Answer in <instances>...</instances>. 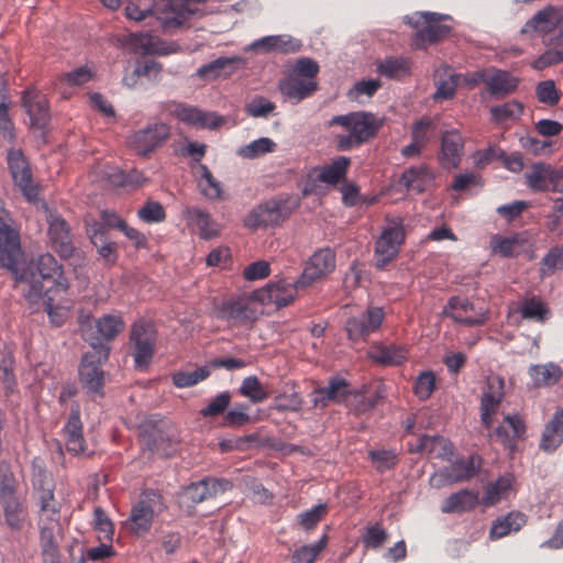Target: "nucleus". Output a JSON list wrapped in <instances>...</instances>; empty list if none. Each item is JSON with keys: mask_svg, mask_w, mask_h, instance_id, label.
Instances as JSON below:
<instances>
[{"mask_svg": "<svg viewBox=\"0 0 563 563\" xmlns=\"http://www.w3.org/2000/svg\"><path fill=\"white\" fill-rule=\"evenodd\" d=\"M367 357L384 366H397L407 360L408 351L405 345L375 342L369 346Z\"/></svg>", "mask_w": 563, "mask_h": 563, "instance_id": "obj_26", "label": "nucleus"}, {"mask_svg": "<svg viewBox=\"0 0 563 563\" xmlns=\"http://www.w3.org/2000/svg\"><path fill=\"white\" fill-rule=\"evenodd\" d=\"M335 268V253L330 247L320 249L307 261L303 272L298 278L302 287H310L313 283L321 280Z\"/></svg>", "mask_w": 563, "mask_h": 563, "instance_id": "obj_14", "label": "nucleus"}, {"mask_svg": "<svg viewBox=\"0 0 563 563\" xmlns=\"http://www.w3.org/2000/svg\"><path fill=\"white\" fill-rule=\"evenodd\" d=\"M528 373L536 386L555 385L563 374L561 367L552 362L531 365Z\"/></svg>", "mask_w": 563, "mask_h": 563, "instance_id": "obj_45", "label": "nucleus"}, {"mask_svg": "<svg viewBox=\"0 0 563 563\" xmlns=\"http://www.w3.org/2000/svg\"><path fill=\"white\" fill-rule=\"evenodd\" d=\"M368 455L379 473L393 470L398 463L397 454L391 450H372Z\"/></svg>", "mask_w": 563, "mask_h": 563, "instance_id": "obj_61", "label": "nucleus"}, {"mask_svg": "<svg viewBox=\"0 0 563 563\" xmlns=\"http://www.w3.org/2000/svg\"><path fill=\"white\" fill-rule=\"evenodd\" d=\"M217 318L238 325L253 321L256 318V312L244 300H229L219 308Z\"/></svg>", "mask_w": 563, "mask_h": 563, "instance_id": "obj_30", "label": "nucleus"}, {"mask_svg": "<svg viewBox=\"0 0 563 563\" xmlns=\"http://www.w3.org/2000/svg\"><path fill=\"white\" fill-rule=\"evenodd\" d=\"M384 319V309L374 306L349 318L345 322V331L349 340L352 342H365L371 334L380 329Z\"/></svg>", "mask_w": 563, "mask_h": 563, "instance_id": "obj_12", "label": "nucleus"}, {"mask_svg": "<svg viewBox=\"0 0 563 563\" xmlns=\"http://www.w3.org/2000/svg\"><path fill=\"white\" fill-rule=\"evenodd\" d=\"M303 288L305 287L298 284V279L294 282L280 279L268 284L262 289L258 294V298L261 301L275 303L277 307H286L295 300L298 289Z\"/></svg>", "mask_w": 563, "mask_h": 563, "instance_id": "obj_21", "label": "nucleus"}, {"mask_svg": "<svg viewBox=\"0 0 563 563\" xmlns=\"http://www.w3.org/2000/svg\"><path fill=\"white\" fill-rule=\"evenodd\" d=\"M411 64L407 57H388L378 64L377 70L387 78L400 79L410 73Z\"/></svg>", "mask_w": 563, "mask_h": 563, "instance_id": "obj_48", "label": "nucleus"}, {"mask_svg": "<svg viewBox=\"0 0 563 563\" xmlns=\"http://www.w3.org/2000/svg\"><path fill=\"white\" fill-rule=\"evenodd\" d=\"M63 431L66 449L69 453L78 455L87 451V443L84 438V426L80 419V406L76 401L70 406V412Z\"/></svg>", "mask_w": 563, "mask_h": 563, "instance_id": "obj_18", "label": "nucleus"}, {"mask_svg": "<svg viewBox=\"0 0 563 563\" xmlns=\"http://www.w3.org/2000/svg\"><path fill=\"white\" fill-rule=\"evenodd\" d=\"M479 504L478 493L461 489L451 494L441 505L443 514H460L471 511Z\"/></svg>", "mask_w": 563, "mask_h": 563, "instance_id": "obj_34", "label": "nucleus"}, {"mask_svg": "<svg viewBox=\"0 0 563 563\" xmlns=\"http://www.w3.org/2000/svg\"><path fill=\"white\" fill-rule=\"evenodd\" d=\"M349 395V383L344 378L333 377L327 386L314 390L313 405L318 408H324L330 401L341 402Z\"/></svg>", "mask_w": 563, "mask_h": 563, "instance_id": "obj_32", "label": "nucleus"}, {"mask_svg": "<svg viewBox=\"0 0 563 563\" xmlns=\"http://www.w3.org/2000/svg\"><path fill=\"white\" fill-rule=\"evenodd\" d=\"M404 239L405 232L401 222H397L382 232L375 245V252L382 265L398 254Z\"/></svg>", "mask_w": 563, "mask_h": 563, "instance_id": "obj_22", "label": "nucleus"}, {"mask_svg": "<svg viewBox=\"0 0 563 563\" xmlns=\"http://www.w3.org/2000/svg\"><path fill=\"white\" fill-rule=\"evenodd\" d=\"M482 466V457L473 454L467 459H460L450 466L441 470L434 477H441L448 483H459L473 478Z\"/></svg>", "mask_w": 563, "mask_h": 563, "instance_id": "obj_23", "label": "nucleus"}, {"mask_svg": "<svg viewBox=\"0 0 563 563\" xmlns=\"http://www.w3.org/2000/svg\"><path fill=\"white\" fill-rule=\"evenodd\" d=\"M87 233L90 238L91 243L97 247L99 255L103 258L106 264L113 265L117 262V246L114 242H111L106 235V231L102 225L89 224Z\"/></svg>", "mask_w": 563, "mask_h": 563, "instance_id": "obj_36", "label": "nucleus"}, {"mask_svg": "<svg viewBox=\"0 0 563 563\" xmlns=\"http://www.w3.org/2000/svg\"><path fill=\"white\" fill-rule=\"evenodd\" d=\"M157 107L161 114L174 118L196 129H217L224 122L222 117L213 112L202 111L186 102L167 100L159 102Z\"/></svg>", "mask_w": 563, "mask_h": 563, "instance_id": "obj_7", "label": "nucleus"}, {"mask_svg": "<svg viewBox=\"0 0 563 563\" xmlns=\"http://www.w3.org/2000/svg\"><path fill=\"white\" fill-rule=\"evenodd\" d=\"M329 128L340 126L343 132L334 134L338 151H352L374 137L382 126V122L373 113L365 111L350 112L334 115Z\"/></svg>", "mask_w": 563, "mask_h": 563, "instance_id": "obj_2", "label": "nucleus"}, {"mask_svg": "<svg viewBox=\"0 0 563 563\" xmlns=\"http://www.w3.org/2000/svg\"><path fill=\"white\" fill-rule=\"evenodd\" d=\"M157 330L155 324L144 318L137 319L130 330L129 350L135 368L145 369L155 353Z\"/></svg>", "mask_w": 563, "mask_h": 563, "instance_id": "obj_6", "label": "nucleus"}, {"mask_svg": "<svg viewBox=\"0 0 563 563\" xmlns=\"http://www.w3.org/2000/svg\"><path fill=\"white\" fill-rule=\"evenodd\" d=\"M292 210L288 199L273 198L252 209L244 218V225L250 229L276 227L286 221Z\"/></svg>", "mask_w": 563, "mask_h": 563, "instance_id": "obj_9", "label": "nucleus"}, {"mask_svg": "<svg viewBox=\"0 0 563 563\" xmlns=\"http://www.w3.org/2000/svg\"><path fill=\"white\" fill-rule=\"evenodd\" d=\"M328 507L325 504H319L311 509L297 515V522L305 531L313 530L318 523L327 516Z\"/></svg>", "mask_w": 563, "mask_h": 563, "instance_id": "obj_54", "label": "nucleus"}, {"mask_svg": "<svg viewBox=\"0 0 563 563\" xmlns=\"http://www.w3.org/2000/svg\"><path fill=\"white\" fill-rule=\"evenodd\" d=\"M556 26L559 27L558 36H563V18L559 11L550 5L531 18L521 29V33H548Z\"/></svg>", "mask_w": 563, "mask_h": 563, "instance_id": "obj_29", "label": "nucleus"}, {"mask_svg": "<svg viewBox=\"0 0 563 563\" xmlns=\"http://www.w3.org/2000/svg\"><path fill=\"white\" fill-rule=\"evenodd\" d=\"M417 452H427L433 457L445 459L453 454L452 443L440 435H423L419 440Z\"/></svg>", "mask_w": 563, "mask_h": 563, "instance_id": "obj_46", "label": "nucleus"}, {"mask_svg": "<svg viewBox=\"0 0 563 563\" xmlns=\"http://www.w3.org/2000/svg\"><path fill=\"white\" fill-rule=\"evenodd\" d=\"M443 75L446 78H441L438 84V89L434 93V99H451L455 95L457 87H461L460 80L454 76L457 73H453L450 68L443 70Z\"/></svg>", "mask_w": 563, "mask_h": 563, "instance_id": "obj_62", "label": "nucleus"}, {"mask_svg": "<svg viewBox=\"0 0 563 563\" xmlns=\"http://www.w3.org/2000/svg\"><path fill=\"white\" fill-rule=\"evenodd\" d=\"M191 2H128L125 15L140 22L147 21L152 29L168 31L180 26L186 20Z\"/></svg>", "mask_w": 563, "mask_h": 563, "instance_id": "obj_3", "label": "nucleus"}, {"mask_svg": "<svg viewBox=\"0 0 563 563\" xmlns=\"http://www.w3.org/2000/svg\"><path fill=\"white\" fill-rule=\"evenodd\" d=\"M40 541L43 554L54 559L58 554V543L56 540V531L59 528V517L57 519L40 518Z\"/></svg>", "mask_w": 563, "mask_h": 563, "instance_id": "obj_38", "label": "nucleus"}, {"mask_svg": "<svg viewBox=\"0 0 563 563\" xmlns=\"http://www.w3.org/2000/svg\"><path fill=\"white\" fill-rule=\"evenodd\" d=\"M463 140L456 131L445 132L441 140L440 163L444 168H456L463 154Z\"/></svg>", "mask_w": 563, "mask_h": 563, "instance_id": "obj_31", "label": "nucleus"}, {"mask_svg": "<svg viewBox=\"0 0 563 563\" xmlns=\"http://www.w3.org/2000/svg\"><path fill=\"white\" fill-rule=\"evenodd\" d=\"M519 79L511 76L506 70L496 69L494 67L488 68L486 88L488 92L496 97H506L518 88Z\"/></svg>", "mask_w": 563, "mask_h": 563, "instance_id": "obj_33", "label": "nucleus"}, {"mask_svg": "<svg viewBox=\"0 0 563 563\" xmlns=\"http://www.w3.org/2000/svg\"><path fill=\"white\" fill-rule=\"evenodd\" d=\"M526 242L527 240L521 233H516L511 236L494 234L490 238L489 245L495 254H499L503 257H515L520 253V249L523 247Z\"/></svg>", "mask_w": 563, "mask_h": 563, "instance_id": "obj_41", "label": "nucleus"}, {"mask_svg": "<svg viewBox=\"0 0 563 563\" xmlns=\"http://www.w3.org/2000/svg\"><path fill=\"white\" fill-rule=\"evenodd\" d=\"M317 89L318 82L316 79L301 78V76H294L291 74L279 82L282 95L295 103L311 97Z\"/></svg>", "mask_w": 563, "mask_h": 563, "instance_id": "obj_25", "label": "nucleus"}, {"mask_svg": "<svg viewBox=\"0 0 563 563\" xmlns=\"http://www.w3.org/2000/svg\"><path fill=\"white\" fill-rule=\"evenodd\" d=\"M351 159L346 156L334 158L331 164L321 168L318 179L327 185L335 186L346 179Z\"/></svg>", "mask_w": 563, "mask_h": 563, "instance_id": "obj_42", "label": "nucleus"}, {"mask_svg": "<svg viewBox=\"0 0 563 563\" xmlns=\"http://www.w3.org/2000/svg\"><path fill=\"white\" fill-rule=\"evenodd\" d=\"M527 522V517L520 511H510L505 517L493 522L489 531L492 540L501 539L511 532H518Z\"/></svg>", "mask_w": 563, "mask_h": 563, "instance_id": "obj_39", "label": "nucleus"}, {"mask_svg": "<svg viewBox=\"0 0 563 563\" xmlns=\"http://www.w3.org/2000/svg\"><path fill=\"white\" fill-rule=\"evenodd\" d=\"M170 126L162 121L135 131L128 139L129 146L140 156L147 157L170 137Z\"/></svg>", "mask_w": 563, "mask_h": 563, "instance_id": "obj_11", "label": "nucleus"}, {"mask_svg": "<svg viewBox=\"0 0 563 563\" xmlns=\"http://www.w3.org/2000/svg\"><path fill=\"white\" fill-rule=\"evenodd\" d=\"M512 481L511 475H506L499 477L495 483L487 485L482 504L485 506H494L499 503L511 488Z\"/></svg>", "mask_w": 563, "mask_h": 563, "instance_id": "obj_51", "label": "nucleus"}, {"mask_svg": "<svg viewBox=\"0 0 563 563\" xmlns=\"http://www.w3.org/2000/svg\"><path fill=\"white\" fill-rule=\"evenodd\" d=\"M166 508L163 496L154 489H145L139 500L132 506L128 519L130 530L136 536L146 534L153 525L155 516Z\"/></svg>", "mask_w": 563, "mask_h": 563, "instance_id": "obj_8", "label": "nucleus"}, {"mask_svg": "<svg viewBox=\"0 0 563 563\" xmlns=\"http://www.w3.org/2000/svg\"><path fill=\"white\" fill-rule=\"evenodd\" d=\"M241 396L246 397L253 404H260L268 398V393L256 376H249L242 380L239 388Z\"/></svg>", "mask_w": 563, "mask_h": 563, "instance_id": "obj_52", "label": "nucleus"}, {"mask_svg": "<svg viewBox=\"0 0 563 563\" xmlns=\"http://www.w3.org/2000/svg\"><path fill=\"white\" fill-rule=\"evenodd\" d=\"M444 313L455 322L468 327L481 325L485 323L487 316L483 308H476L467 298L452 297L444 308Z\"/></svg>", "mask_w": 563, "mask_h": 563, "instance_id": "obj_15", "label": "nucleus"}, {"mask_svg": "<svg viewBox=\"0 0 563 563\" xmlns=\"http://www.w3.org/2000/svg\"><path fill=\"white\" fill-rule=\"evenodd\" d=\"M135 45L143 54L168 55L177 51V45L172 42H164L150 33H141L134 36Z\"/></svg>", "mask_w": 563, "mask_h": 563, "instance_id": "obj_44", "label": "nucleus"}, {"mask_svg": "<svg viewBox=\"0 0 563 563\" xmlns=\"http://www.w3.org/2000/svg\"><path fill=\"white\" fill-rule=\"evenodd\" d=\"M93 528L99 532L98 539L107 542H112L114 528L110 518L101 507H96L93 510Z\"/></svg>", "mask_w": 563, "mask_h": 563, "instance_id": "obj_58", "label": "nucleus"}, {"mask_svg": "<svg viewBox=\"0 0 563 563\" xmlns=\"http://www.w3.org/2000/svg\"><path fill=\"white\" fill-rule=\"evenodd\" d=\"M523 112V106L521 102L512 100L505 102L500 106H494L490 108L493 119L497 123H501L508 120H515L519 118Z\"/></svg>", "mask_w": 563, "mask_h": 563, "instance_id": "obj_55", "label": "nucleus"}, {"mask_svg": "<svg viewBox=\"0 0 563 563\" xmlns=\"http://www.w3.org/2000/svg\"><path fill=\"white\" fill-rule=\"evenodd\" d=\"M505 397V380L499 376L487 380L486 389L481 398V421L486 429L493 426V417L499 409Z\"/></svg>", "mask_w": 563, "mask_h": 563, "instance_id": "obj_16", "label": "nucleus"}, {"mask_svg": "<svg viewBox=\"0 0 563 563\" xmlns=\"http://www.w3.org/2000/svg\"><path fill=\"white\" fill-rule=\"evenodd\" d=\"M276 143L268 137H260L238 148V156L254 159L276 150Z\"/></svg>", "mask_w": 563, "mask_h": 563, "instance_id": "obj_50", "label": "nucleus"}, {"mask_svg": "<svg viewBox=\"0 0 563 563\" xmlns=\"http://www.w3.org/2000/svg\"><path fill=\"white\" fill-rule=\"evenodd\" d=\"M16 482L14 474L5 462H0V500L16 498Z\"/></svg>", "mask_w": 563, "mask_h": 563, "instance_id": "obj_59", "label": "nucleus"}, {"mask_svg": "<svg viewBox=\"0 0 563 563\" xmlns=\"http://www.w3.org/2000/svg\"><path fill=\"white\" fill-rule=\"evenodd\" d=\"M22 256L19 230L0 199V261L2 266L14 271Z\"/></svg>", "mask_w": 563, "mask_h": 563, "instance_id": "obj_10", "label": "nucleus"}, {"mask_svg": "<svg viewBox=\"0 0 563 563\" xmlns=\"http://www.w3.org/2000/svg\"><path fill=\"white\" fill-rule=\"evenodd\" d=\"M520 313L523 319L543 323L550 317V309L545 302L533 296L531 298H526L521 302Z\"/></svg>", "mask_w": 563, "mask_h": 563, "instance_id": "obj_49", "label": "nucleus"}, {"mask_svg": "<svg viewBox=\"0 0 563 563\" xmlns=\"http://www.w3.org/2000/svg\"><path fill=\"white\" fill-rule=\"evenodd\" d=\"M276 104L265 97L256 96L245 106V111L253 118H267L274 112Z\"/></svg>", "mask_w": 563, "mask_h": 563, "instance_id": "obj_64", "label": "nucleus"}, {"mask_svg": "<svg viewBox=\"0 0 563 563\" xmlns=\"http://www.w3.org/2000/svg\"><path fill=\"white\" fill-rule=\"evenodd\" d=\"M91 351L84 354L79 366V379L82 387L89 395H102L104 386V372L102 363L107 362L110 354V346L103 344L99 339L90 342Z\"/></svg>", "mask_w": 563, "mask_h": 563, "instance_id": "obj_5", "label": "nucleus"}, {"mask_svg": "<svg viewBox=\"0 0 563 563\" xmlns=\"http://www.w3.org/2000/svg\"><path fill=\"white\" fill-rule=\"evenodd\" d=\"M23 107L30 117L31 125L44 129L49 121V108L46 98L34 90L25 91L22 98Z\"/></svg>", "mask_w": 563, "mask_h": 563, "instance_id": "obj_27", "label": "nucleus"}, {"mask_svg": "<svg viewBox=\"0 0 563 563\" xmlns=\"http://www.w3.org/2000/svg\"><path fill=\"white\" fill-rule=\"evenodd\" d=\"M210 375L207 367H199L194 372H176L172 376L173 384L177 388H186L197 385Z\"/></svg>", "mask_w": 563, "mask_h": 563, "instance_id": "obj_56", "label": "nucleus"}, {"mask_svg": "<svg viewBox=\"0 0 563 563\" xmlns=\"http://www.w3.org/2000/svg\"><path fill=\"white\" fill-rule=\"evenodd\" d=\"M434 180L432 170L424 164L410 167L404 172L400 183L416 192H423Z\"/></svg>", "mask_w": 563, "mask_h": 563, "instance_id": "obj_37", "label": "nucleus"}, {"mask_svg": "<svg viewBox=\"0 0 563 563\" xmlns=\"http://www.w3.org/2000/svg\"><path fill=\"white\" fill-rule=\"evenodd\" d=\"M242 63V58L233 57H219L206 65H202L197 70V76L205 79H217L220 76H230L236 69V64Z\"/></svg>", "mask_w": 563, "mask_h": 563, "instance_id": "obj_40", "label": "nucleus"}, {"mask_svg": "<svg viewBox=\"0 0 563 563\" xmlns=\"http://www.w3.org/2000/svg\"><path fill=\"white\" fill-rule=\"evenodd\" d=\"M327 543L328 536L324 533L317 543L299 547L291 555V563H313Z\"/></svg>", "mask_w": 563, "mask_h": 563, "instance_id": "obj_53", "label": "nucleus"}, {"mask_svg": "<svg viewBox=\"0 0 563 563\" xmlns=\"http://www.w3.org/2000/svg\"><path fill=\"white\" fill-rule=\"evenodd\" d=\"M563 444V408H558L544 424L539 449L548 454L554 453Z\"/></svg>", "mask_w": 563, "mask_h": 563, "instance_id": "obj_28", "label": "nucleus"}, {"mask_svg": "<svg viewBox=\"0 0 563 563\" xmlns=\"http://www.w3.org/2000/svg\"><path fill=\"white\" fill-rule=\"evenodd\" d=\"M552 165L547 163H536L525 173L527 186L532 191H549Z\"/></svg>", "mask_w": 563, "mask_h": 563, "instance_id": "obj_43", "label": "nucleus"}, {"mask_svg": "<svg viewBox=\"0 0 563 563\" xmlns=\"http://www.w3.org/2000/svg\"><path fill=\"white\" fill-rule=\"evenodd\" d=\"M7 161L14 184L29 201H34L38 196V187L33 181L29 162L23 153L20 150H10Z\"/></svg>", "mask_w": 563, "mask_h": 563, "instance_id": "obj_13", "label": "nucleus"}, {"mask_svg": "<svg viewBox=\"0 0 563 563\" xmlns=\"http://www.w3.org/2000/svg\"><path fill=\"white\" fill-rule=\"evenodd\" d=\"M563 269V246H553L540 262L542 275H552L555 271Z\"/></svg>", "mask_w": 563, "mask_h": 563, "instance_id": "obj_60", "label": "nucleus"}, {"mask_svg": "<svg viewBox=\"0 0 563 563\" xmlns=\"http://www.w3.org/2000/svg\"><path fill=\"white\" fill-rule=\"evenodd\" d=\"M48 238L52 249L63 258H69L75 247L73 245L69 225L58 214L48 216Z\"/></svg>", "mask_w": 563, "mask_h": 563, "instance_id": "obj_19", "label": "nucleus"}, {"mask_svg": "<svg viewBox=\"0 0 563 563\" xmlns=\"http://www.w3.org/2000/svg\"><path fill=\"white\" fill-rule=\"evenodd\" d=\"M446 18V15L434 12H415L411 15H406L405 22L415 30L410 46L415 49H426L445 38L451 29L442 24L441 20Z\"/></svg>", "mask_w": 563, "mask_h": 563, "instance_id": "obj_4", "label": "nucleus"}, {"mask_svg": "<svg viewBox=\"0 0 563 563\" xmlns=\"http://www.w3.org/2000/svg\"><path fill=\"white\" fill-rule=\"evenodd\" d=\"M55 485L46 474H40L34 483V489L40 505V518L57 519L59 517V503L54 496Z\"/></svg>", "mask_w": 563, "mask_h": 563, "instance_id": "obj_24", "label": "nucleus"}, {"mask_svg": "<svg viewBox=\"0 0 563 563\" xmlns=\"http://www.w3.org/2000/svg\"><path fill=\"white\" fill-rule=\"evenodd\" d=\"M0 504L3 509L5 525L11 530L20 531L24 526L26 514L18 497L0 500Z\"/></svg>", "mask_w": 563, "mask_h": 563, "instance_id": "obj_47", "label": "nucleus"}, {"mask_svg": "<svg viewBox=\"0 0 563 563\" xmlns=\"http://www.w3.org/2000/svg\"><path fill=\"white\" fill-rule=\"evenodd\" d=\"M125 328V322L120 314H104L96 320V329L100 336H90L86 340L96 342L100 340L103 344L114 340Z\"/></svg>", "mask_w": 563, "mask_h": 563, "instance_id": "obj_35", "label": "nucleus"}, {"mask_svg": "<svg viewBox=\"0 0 563 563\" xmlns=\"http://www.w3.org/2000/svg\"><path fill=\"white\" fill-rule=\"evenodd\" d=\"M19 279L23 283L22 292L24 298L30 303H37L43 299L45 310L51 316L54 295L66 292L69 288V282L64 274L63 266L49 253L40 255Z\"/></svg>", "mask_w": 563, "mask_h": 563, "instance_id": "obj_1", "label": "nucleus"}, {"mask_svg": "<svg viewBox=\"0 0 563 563\" xmlns=\"http://www.w3.org/2000/svg\"><path fill=\"white\" fill-rule=\"evenodd\" d=\"M230 485L231 483L227 479L206 477L185 487L181 498L185 503H189V506H195L216 497L219 493H224Z\"/></svg>", "mask_w": 563, "mask_h": 563, "instance_id": "obj_17", "label": "nucleus"}, {"mask_svg": "<svg viewBox=\"0 0 563 563\" xmlns=\"http://www.w3.org/2000/svg\"><path fill=\"white\" fill-rule=\"evenodd\" d=\"M183 216L188 228L197 232L202 240H211L221 231L220 224L212 219L210 213L198 207H186L183 210Z\"/></svg>", "mask_w": 563, "mask_h": 563, "instance_id": "obj_20", "label": "nucleus"}, {"mask_svg": "<svg viewBox=\"0 0 563 563\" xmlns=\"http://www.w3.org/2000/svg\"><path fill=\"white\" fill-rule=\"evenodd\" d=\"M437 377L432 371H424L416 378L413 393L420 400H427L435 389Z\"/></svg>", "mask_w": 563, "mask_h": 563, "instance_id": "obj_57", "label": "nucleus"}, {"mask_svg": "<svg viewBox=\"0 0 563 563\" xmlns=\"http://www.w3.org/2000/svg\"><path fill=\"white\" fill-rule=\"evenodd\" d=\"M231 402L229 391L217 395L206 407L200 409V415L205 418H214L225 412Z\"/></svg>", "mask_w": 563, "mask_h": 563, "instance_id": "obj_63", "label": "nucleus"}]
</instances>
